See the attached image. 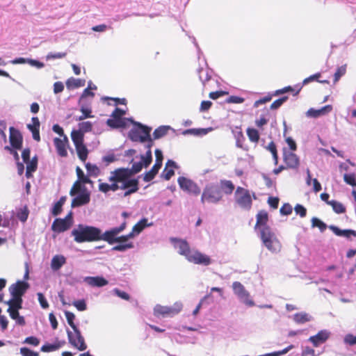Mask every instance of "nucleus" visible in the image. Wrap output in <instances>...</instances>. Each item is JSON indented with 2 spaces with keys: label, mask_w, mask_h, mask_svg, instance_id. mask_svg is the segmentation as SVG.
<instances>
[{
  "label": "nucleus",
  "mask_w": 356,
  "mask_h": 356,
  "mask_svg": "<svg viewBox=\"0 0 356 356\" xmlns=\"http://www.w3.org/2000/svg\"><path fill=\"white\" fill-rule=\"evenodd\" d=\"M129 171L122 170L120 172L111 171L108 177L111 184L102 182L99 179V191L104 193L109 191H117L118 190H124V197L129 196L136 193L139 189V181L136 178H131Z\"/></svg>",
  "instance_id": "obj_1"
},
{
  "label": "nucleus",
  "mask_w": 356,
  "mask_h": 356,
  "mask_svg": "<svg viewBox=\"0 0 356 356\" xmlns=\"http://www.w3.org/2000/svg\"><path fill=\"white\" fill-rule=\"evenodd\" d=\"M235 189L230 180L220 179L219 184L210 183L205 186L201 195V202L218 204L223 200V194L231 195Z\"/></svg>",
  "instance_id": "obj_2"
},
{
  "label": "nucleus",
  "mask_w": 356,
  "mask_h": 356,
  "mask_svg": "<svg viewBox=\"0 0 356 356\" xmlns=\"http://www.w3.org/2000/svg\"><path fill=\"white\" fill-rule=\"evenodd\" d=\"M72 235L77 243L99 241L100 229L93 226L79 225L72 231Z\"/></svg>",
  "instance_id": "obj_3"
},
{
  "label": "nucleus",
  "mask_w": 356,
  "mask_h": 356,
  "mask_svg": "<svg viewBox=\"0 0 356 356\" xmlns=\"http://www.w3.org/2000/svg\"><path fill=\"white\" fill-rule=\"evenodd\" d=\"M65 315L68 324L74 332V334H73L71 331L67 330V333L69 342L72 346L81 351L86 350L87 348V346L85 343L84 338L82 337L80 330L77 328L74 323L75 315L69 311H65Z\"/></svg>",
  "instance_id": "obj_4"
},
{
  "label": "nucleus",
  "mask_w": 356,
  "mask_h": 356,
  "mask_svg": "<svg viewBox=\"0 0 356 356\" xmlns=\"http://www.w3.org/2000/svg\"><path fill=\"white\" fill-rule=\"evenodd\" d=\"M261 238L268 250L273 252L280 251L281 244L269 227L261 229Z\"/></svg>",
  "instance_id": "obj_5"
},
{
  "label": "nucleus",
  "mask_w": 356,
  "mask_h": 356,
  "mask_svg": "<svg viewBox=\"0 0 356 356\" xmlns=\"http://www.w3.org/2000/svg\"><path fill=\"white\" fill-rule=\"evenodd\" d=\"M234 200L243 209L250 210L252 205L250 192L241 186H238L234 192Z\"/></svg>",
  "instance_id": "obj_6"
},
{
  "label": "nucleus",
  "mask_w": 356,
  "mask_h": 356,
  "mask_svg": "<svg viewBox=\"0 0 356 356\" xmlns=\"http://www.w3.org/2000/svg\"><path fill=\"white\" fill-rule=\"evenodd\" d=\"M135 127L129 132V138L134 142L145 143L149 138L151 128L139 122L134 123Z\"/></svg>",
  "instance_id": "obj_7"
},
{
  "label": "nucleus",
  "mask_w": 356,
  "mask_h": 356,
  "mask_svg": "<svg viewBox=\"0 0 356 356\" xmlns=\"http://www.w3.org/2000/svg\"><path fill=\"white\" fill-rule=\"evenodd\" d=\"M127 227V222L124 220L119 227H113L109 230L106 231L104 233L102 232L100 229L99 241H104L112 245L116 243L117 236L124 231Z\"/></svg>",
  "instance_id": "obj_8"
},
{
  "label": "nucleus",
  "mask_w": 356,
  "mask_h": 356,
  "mask_svg": "<svg viewBox=\"0 0 356 356\" xmlns=\"http://www.w3.org/2000/svg\"><path fill=\"white\" fill-rule=\"evenodd\" d=\"M177 182L182 191L195 196H197L200 194V188L193 180L185 177H179L177 179Z\"/></svg>",
  "instance_id": "obj_9"
},
{
  "label": "nucleus",
  "mask_w": 356,
  "mask_h": 356,
  "mask_svg": "<svg viewBox=\"0 0 356 356\" xmlns=\"http://www.w3.org/2000/svg\"><path fill=\"white\" fill-rule=\"evenodd\" d=\"M234 293L247 305L254 306V302L250 298V293L245 290L243 285L239 282H234L232 284Z\"/></svg>",
  "instance_id": "obj_10"
},
{
  "label": "nucleus",
  "mask_w": 356,
  "mask_h": 356,
  "mask_svg": "<svg viewBox=\"0 0 356 356\" xmlns=\"http://www.w3.org/2000/svg\"><path fill=\"white\" fill-rule=\"evenodd\" d=\"M181 310V305H177L175 307L156 305L154 308V314L156 316H173Z\"/></svg>",
  "instance_id": "obj_11"
},
{
  "label": "nucleus",
  "mask_w": 356,
  "mask_h": 356,
  "mask_svg": "<svg viewBox=\"0 0 356 356\" xmlns=\"http://www.w3.org/2000/svg\"><path fill=\"white\" fill-rule=\"evenodd\" d=\"M283 161L288 169L297 170L300 166L299 157L293 152L283 149Z\"/></svg>",
  "instance_id": "obj_12"
},
{
  "label": "nucleus",
  "mask_w": 356,
  "mask_h": 356,
  "mask_svg": "<svg viewBox=\"0 0 356 356\" xmlns=\"http://www.w3.org/2000/svg\"><path fill=\"white\" fill-rule=\"evenodd\" d=\"M187 260L195 264L203 266H209L211 264V259L209 256L197 250L192 251Z\"/></svg>",
  "instance_id": "obj_13"
},
{
  "label": "nucleus",
  "mask_w": 356,
  "mask_h": 356,
  "mask_svg": "<svg viewBox=\"0 0 356 356\" xmlns=\"http://www.w3.org/2000/svg\"><path fill=\"white\" fill-rule=\"evenodd\" d=\"M9 140L11 147L15 149H21L23 144V136L21 132L13 127L9 128Z\"/></svg>",
  "instance_id": "obj_14"
},
{
  "label": "nucleus",
  "mask_w": 356,
  "mask_h": 356,
  "mask_svg": "<svg viewBox=\"0 0 356 356\" xmlns=\"http://www.w3.org/2000/svg\"><path fill=\"white\" fill-rule=\"evenodd\" d=\"M29 287V284L27 282L19 280L10 286L9 291L12 297L22 298Z\"/></svg>",
  "instance_id": "obj_15"
},
{
  "label": "nucleus",
  "mask_w": 356,
  "mask_h": 356,
  "mask_svg": "<svg viewBox=\"0 0 356 356\" xmlns=\"http://www.w3.org/2000/svg\"><path fill=\"white\" fill-rule=\"evenodd\" d=\"M171 241L174 243L175 248L178 249L179 254L187 259L192 252L188 243L185 240L178 238H172Z\"/></svg>",
  "instance_id": "obj_16"
},
{
  "label": "nucleus",
  "mask_w": 356,
  "mask_h": 356,
  "mask_svg": "<svg viewBox=\"0 0 356 356\" xmlns=\"http://www.w3.org/2000/svg\"><path fill=\"white\" fill-rule=\"evenodd\" d=\"M90 194L83 186V191L72 200V207H81L90 202Z\"/></svg>",
  "instance_id": "obj_17"
},
{
  "label": "nucleus",
  "mask_w": 356,
  "mask_h": 356,
  "mask_svg": "<svg viewBox=\"0 0 356 356\" xmlns=\"http://www.w3.org/2000/svg\"><path fill=\"white\" fill-rule=\"evenodd\" d=\"M330 336V332L323 330L319 331L316 335L310 337L309 341L314 347H318L321 344L324 343L329 339Z\"/></svg>",
  "instance_id": "obj_18"
},
{
  "label": "nucleus",
  "mask_w": 356,
  "mask_h": 356,
  "mask_svg": "<svg viewBox=\"0 0 356 356\" xmlns=\"http://www.w3.org/2000/svg\"><path fill=\"white\" fill-rule=\"evenodd\" d=\"M68 143V139L66 136H64L63 139L59 138H55L54 139V143L56 147L57 153L61 157H66L67 156V151L66 149V145Z\"/></svg>",
  "instance_id": "obj_19"
},
{
  "label": "nucleus",
  "mask_w": 356,
  "mask_h": 356,
  "mask_svg": "<svg viewBox=\"0 0 356 356\" xmlns=\"http://www.w3.org/2000/svg\"><path fill=\"white\" fill-rule=\"evenodd\" d=\"M71 226V222L67 220V219L56 218L52 223L51 229L58 233L63 232Z\"/></svg>",
  "instance_id": "obj_20"
},
{
  "label": "nucleus",
  "mask_w": 356,
  "mask_h": 356,
  "mask_svg": "<svg viewBox=\"0 0 356 356\" xmlns=\"http://www.w3.org/2000/svg\"><path fill=\"white\" fill-rule=\"evenodd\" d=\"M332 109V107L331 105H326L320 109L311 108L307 111L306 115L309 118H317L320 116L329 113Z\"/></svg>",
  "instance_id": "obj_21"
},
{
  "label": "nucleus",
  "mask_w": 356,
  "mask_h": 356,
  "mask_svg": "<svg viewBox=\"0 0 356 356\" xmlns=\"http://www.w3.org/2000/svg\"><path fill=\"white\" fill-rule=\"evenodd\" d=\"M173 168H177V165L172 160H168L165 163V167L162 172L161 177L165 180H170V178L175 175Z\"/></svg>",
  "instance_id": "obj_22"
},
{
  "label": "nucleus",
  "mask_w": 356,
  "mask_h": 356,
  "mask_svg": "<svg viewBox=\"0 0 356 356\" xmlns=\"http://www.w3.org/2000/svg\"><path fill=\"white\" fill-rule=\"evenodd\" d=\"M85 282L90 286L102 287L108 284V281L102 277H86Z\"/></svg>",
  "instance_id": "obj_23"
},
{
  "label": "nucleus",
  "mask_w": 356,
  "mask_h": 356,
  "mask_svg": "<svg viewBox=\"0 0 356 356\" xmlns=\"http://www.w3.org/2000/svg\"><path fill=\"white\" fill-rule=\"evenodd\" d=\"M330 229L333 232V233L339 236H344L347 238H349L351 236L356 237V231L353 229H341L339 227L331 225L330 226Z\"/></svg>",
  "instance_id": "obj_24"
},
{
  "label": "nucleus",
  "mask_w": 356,
  "mask_h": 356,
  "mask_svg": "<svg viewBox=\"0 0 356 356\" xmlns=\"http://www.w3.org/2000/svg\"><path fill=\"white\" fill-rule=\"evenodd\" d=\"M66 263V258L61 254L53 257L51 261V268L53 270H59Z\"/></svg>",
  "instance_id": "obj_25"
},
{
  "label": "nucleus",
  "mask_w": 356,
  "mask_h": 356,
  "mask_svg": "<svg viewBox=\"0 0 356 356\" xmlns=\"http://www.w3.org/2000/svg\"><path fill=\"white\" fill-rule=\"evenodd\" d=\"M268 220V215L266 211H259L257 214V222L255 225L256 227H259L261 229L262 227H268L266 225Z\"/></svg>",
  "instance_id": "obj_26"
},
{
  "label": "nucleus",
  "mask_w": 356,
  "mask_h": 356,
  "mask_svg": "<svg viewBox=\"0 0 356 356\" xmlns=\"http://www.w3.org/2000/svg\"><path fill=\"white\" fill-rule=\"evenodd\" d=\"M143 167H144V165L142 163V161H140L139 162L134 163L131 166V168H119L114 170L113 171L120 172L122 170H127V171H129L128 174H130V176H133L134 174H136V173L140 172V170L143 169Z\"/></svg>",
  "instance_id": "obj_27"
},
{
  "label": "nucleus",
  "mask_w": 356,
  "mask_h": 356,
  "mask_svg": "<svg viewBox=\"0 0 356 356\" xmlns=\"http://www.w3.org/2000/svg\"><path fill=\"white\" fill-rule=\"evenodd\" d=\"M86 84L85 79H74L71 77L66 81V86L69 89L78 88L84 86Z\"/></svg>",
  "instance_id": "obj_28"
},
{
  "label": "nucleus",
  "mask_w": 356,
  "mask_h": 356,
  "mask_svg": "<svg viewBox=\"0 0 356 356\" xmlns=\"http://www.w3.org/2000/svg\"><path fill=\"white\" fill-rule=\"evenodd\" d=\"M26 163V177L29 178L32 176V172H35L38 166V159L36 156L32 158Z\"/></svg>",
  "instance_id": "obj_29"
},
{
  "label": "nucleus",
  "mask_w": 356,
  "mask_h": 356,
  "mask_svg": "<svg viewBox=\"0 0 356 356\" xmlns=\"http://www.w3.org/2000/svg\"><path fill=\"white\" fill-rule=\"evenodd\" d=\"M79 159L85 162L88 158V150L84 143L75 146Z\"/></svg>",
  "instance_id": "obj_30"
},
{
  "label": "nucleus",
  "mask_w": 356,
  "mask_h": 356,
  "mask_svg": "<svg viewBox=\"0 0 356 356\" xmlns=\"http://www.w3.org/2000/svg\"><path fill=\"white\" fill-rule=\"evenodd\" d=\"M161 168V166L154 163L151 170L144 175L143 180L146 182L152 181L158 174Z\"/></svg>",
  "instance_id": "obj_31"
},
{
  "label": "nucleus",
  "mask_w": 356,
  "mask_h": 356,
  "mask_svg": "<svg viewBox=\"0 0 356 356\" xmlns=\"http://www.w3.org/2000/svg\"><path fill=\"white\" fill-rule=\"evenodd\" d=\"M8 308L7 310L20 309L22 307V298L19 297H13L7 302Z\"/></svg>",
  "instance_id": "obj_32"
},
{
  "label": "nucleus",
  "mask_w": 356,
  "mask_h": 356,
  "mask_svg": "<svg viewBox=\"0 0 356 356\" xmlns=\"http://www.w3.org/2000/svg\"><path fill=\"white\" fill-rule=\"evenodd\" d=\"M147 225V219L143 218L133 227L131 233L133 234L134 237L136 235L139 234Z\"/></svg>",
  "instance_id": "obj_33"
},
{
  "label": "nucleus",
  "mask_w": 356,
  "mask_h": 356,
  "mask_svg": "<svg viewBox=\"0 0 356 356\" xmlns=\"http://www.w3.org/2000/svg\"><path fill=\"white\" fill-rule=\"evenodd\" d=\"M71 138L74 146L83 143L84 135L79 130H74L71 133Z\"/></svg>",
  "instance_id": "obj_34"
},
{
  "label": "nucleus",
  "mask_w": 356,
  "mask_h": 356,
  "mask_svg": "<svg viewBox=\"0 0 356 356\" xmlns=\"http://www.w3.org/2000/svg\"><path fill=\"white\" fill-rule=\"evenodd\" d=\"M106 124L113 129L124 128L127 125L125 120H118L114 118L108 119L106 121Z\"/></svg>",
  "instance_id": "obj_35"
},
{
  "label": "nucleus",
  "mask_w": 356,
  "mask_h": 356,
  "mask_svg": "<svg viewBox=\"0 0 356 356\" xmlns=\"http://www.w3.org/2000/svg\"><path fill=\"white\" fill-rule=\"evenodd\" d=\"M67 200V197L65 196H62L59 200L54 204L51 213L53 216H56L59 215L62 211V207L63 204H65V201Z\"/></svg>",
  "instance_id": "obj_36"
},
{
  "label": "nucleus",
  "mask_w": 356,
  "mask_h": 356,
  "mask_svg": "<svg viewBox=\"0 0 356 356\" xmlns=\"http://www.w3.org/2000/svg\"><path fill=\"white\" fill-rule=\"evenodd\" d=\"M246 133L251 142L255 143L259 142L260 136L259 131L256 129L248 127L246 130Z\"/></svg>",
  "instance_id": "obj_37"
},
{
  "label": "nucleus",
  "mask_w": 356,
  "mask_h": 356,
  "mask_svg": "<svg viewBox=\"0 0 356 356\" xmlns=\"http://www.w3.org/2000/svg\"><path fill=\"white\" fill-rule=\"evenodd\" d=\"M301 89H302V86H296V88H292L291 86H287L282 89L276 90L275 95L283 94L286 92H292L293 96H296L300 92Z\"/></svg>",
  "instance_id": "obj_38"
},
{
  "label": "nucleus",
  "mask_w": 356,
  "mask_h": 356,
  "mask_svg": "<svg viewBox=\"0 0 356 356\" xmlns=\"http://www.w3.org/2000/svg\"><path fill=\"white\" fill-rule=\"evenodd\" d=\"M328 205L331 206L334 211L338 214L343 213L346 211L344 205L336 200H331L330 202H328Z\"/></svg>",
  "instance_id": "obj_39"
},
{
  "label": "nucleus",
  "mask_w": 356,
  "mask_h": 356,
  "mask_svg": "<svg viewBox=\"0 0 356 356\" xmlns=\"http://www.w3.org/2000/svg\"><path fill=\"white\" fill-rule=\"evenodd\" d=\"M64 343H65L64 341H63L62 343L58 341L54 344L47 343V344L43 345L41 347L40 350H41V351L44 352V353L54 351V350L59 349L61 347V346Z\"/></svg>",
  "instance_id": "obj_40"
},
{
  "label": "nucleus",
  "mask_w": 356,
  "mask_h": 356,
  "mask_svg": "<svg viewBox=\"0 0 356 356\" xmlns=\"http://www.w3.org/2000/svg\"><path fill=\"white\" fill-rule=\"evenodd\" d=\"M170 127L167 126H160L153 132L154 139H159L165 136Z\"/></svg>",
  "instance_id": "obj_41"
},
{
  "label": "nucleus",
  "mask_w": 356,
  "mask_h": 356,
  "mask_svg": "<svg viewBox=\"0 0 356 356\" xmlns=\"http://www.w3.org/2000/svg\"><path fill=\"white\" fill-rule=\"evenodd\" d=\"M321 74L320 72H317L313 75L309 76V77L305 79L302 81V85H306L312 81H317L322 83H328L329 81L327 80H319V78L321 77Z\"/></svg>",
  "instance_id": "obj_42"
},
{
  "label": "nucleus",
  "mask_w": 356,
  "mask_h": 356,
  "mask_svg": "<svg viewBox=\"0 0 356 356\" xmlns=\"http://www.w3.org/2000/svg\"><path fill=\"white\" fill-rule=\"evenodd\" d=\"M311 316L307 313H297L294 315V321L298 323H305L311 321Z\"/></svg>",
  "instance_id": "obj_43"
},
{
  "label": "nucleus",
  "mask_w": 356,
  "mask_h": 356,
  "mask_svg": "<svg viewBox=\"0 0 356 356\" xmlns=\"http://www.w3.org/2000/svg\"><path fill=\"white\" fill-rule=\"evenodd\" d=\"M86 168L90 176L97 177L100 174L99 168L95 164L87 163L86 164Z\"/></svg>",
  "instance_id": "obj_44"
},
{
  "label": "nucleus",
  "mask_w": 356,
  "mask_h": 356,
  "mask_svg": "<svg viewBox=\"0 0 356 356\" xmlns=\"http://www.w3.org/2000/svg\"><path fill=\"white\" fill-rule=\"evenodd\" d=\"M76 172L78 177L77 181H80V182L83 184L92 183L90 179L84 175L83 170L79 167H76Z\"/></svg>",
  "instance_id": "obj_45"
},
{
  "label": "nucleus",
  "mask_w": 356,
  "mask_h": 356,
  "mask_svg": "<svg viewBox=\"0 0 356 356\" xmlns=\"http://www.w3.org/2000/svg\"><path fill=\"white\" fill-rule=\"evenodd\" d=\"M140 159L144 167H148L152 161V150H147L145 155H141Z\"/></svg>",
  "instance_id": "obj_46"
},
{
  "label": "nucleus",
  "mask_w": 356,
  "mask_h": 356,
  "mask_svg": "<svg viewBox=\"0 0 356 356\" xmlns=\"http://www.w3.org/2000/svg\"><path fill=\"white\" fill-rule=\"evenodd\" d=\"M312 226L313 227H318L321 232H324L327 228L325 223L315 217L312 219Z\"/></svg>",
  "instance_id": "obj_47"
},
{
  "label": "nucleus",
  "mask_w": 356,
  "mask_h": 356,
  "mask_svg": "<svg viewBox=\"0 0 356 356\" xmlns=\"http://www.w3.org/2000/svg\"><path fill=\"white\" fill-rule=\"evenodd\" d=\"M80 191H83V186H81L80 181H76L70 189V195L74 196Z\"/></svg>",
  "instance_id": "obj_48"
},
{
  "label": "nucleus",
  "mask_w": 356,
  "mask_h": 356,
  "mask_svg": "<svg viewBox=\"0 0 356 356\" xmlns=\"http://www.w3.org/2000/svg\"><path fill=\"white\" fill-rule=\"evenodd\" d=\"M29 211L26 207L20 209L19 211H18L17 213V218L22 221L25 222L26 221L28 216H29Z\"/></svg>",
  "instance_id": "obj_49"
},
{
  "label": "nucleus",
  "mask_w": 356,
  "mask_h": 356,
  "mask_svg": "<svg viewBox=\"0 0 356 356\" xmlns=\"http://www.w3.org/2000/svg\"><path fill=\"white\" fill-rule=\"evenodd\" d=\"M80 110L82 113V115L77 118V120L81 121L86 118H93V115L91 114L92 111L90 108L82 106Z\"/></svg>",
  "instance_id": "obj_50"
},
{
  "label": "nucleus",
  "mask_w": 356,
  "mask_h": 356,
  "mask_svg": "<svg viewBox=\"0 0 356 356\" xmlns=\"http://www.w3.org/2000/svg\"><path fill=\"white\" fill-rule=\"evenodd\" d=\"M134 248V244L132 242H129L125 244H119L112 248V250L123 252L128 249H131Z\"/></svg>",
  "instance_id": "obj_51"
},
{
  "label": "nucleus",
  "mask_w": 356,
  "mask_h": 356,
  "mask_svg": "<svg viewBox=\"0 0 356 356\" xmlns=\"http://www.w3.org/2000/svg\"><path fill=\"white\" fill-rule=\"evenodd\" d=\"M346 65L338 67L336 72L334 73V83L337 82L339 80V79L346 74Z\"/></svg>",
  "instance_id": "obj_52"
},
{
  "label": "nucleus",
  "mask_w": 356,
  "mask_h": 356,
  "mask_svg": "<svg viewBox=\"0 0 356 356\" xmlns=\"http://www.w3.org/2000/svg\"><path fill=\"white\" fill-rule=\"evenodd\" d=\"M79 131H81L83 134L85 132H89L92 129V124L89 122H83L79 124Z\"/></svg>",
  "instance_id": "obj_53"
},
{
  "label": "nucleus",
  "mask_w": 356,
  "mask_h": 356,
  "mask_svg": "<svg viewBox=\"0 0 356 356\" xmlns=\"http://www.w3.org/2000/svg\"><path fill=\"white\" fill-rule=\"evenodd\" d=\"M288 99V97L287 96H284V97H282L278 99H276L275 101H274L270 106V108L272 109V110H275V109H277L278 108H280L282 104L284 102H285L286 100Z\"/></svg>",
  "instance_id": "obj_54"
},
{
  "label": "nucleus",
  "mask_w": 356,
  "mask_h": 356,
  "mask_svg": "<svg viewBox=\"0 0 356 356\" xmlns=\"http://www.w3.org/2000/svg\"><path fill=\"white\" fill-rule=\"evenodd\" d=\"M31 121H32V124H29L27 125V128L31 131H34V130H39L40 129V125L39 119L37 117H33L32 119H31Z\"/></svg>",
  "instance_id": "obj_55"
},
{
  "label": "nucleus",
  "mask_w": 356,
  "mask_h": 356,
  "mask_svg": "<svg viewBox=\"0 0 356 356\" xmlns=\"http://www.w3.org/2000/svg\"><path fill=\"white\" fill-rule=\"evenodd\" d=\"M67 56L66 52H58V53H52L50 52L46 56L47 60H51V59H60L63 58Z\"/></svg>",
  "instance_id": "obj_56"
},
{
  "label": "nucleus",
  "mask_w": 356,
  "mask_h": 356,
  "mask_svg": "<svg viewBox=\"0 0 356 356\" xmlns=\"http://www.w3.org/2000/svg\"><path fill=\"white\" fill-rule=\"evenodd\" d=\"M125 115V111L120 108H115L111 114V117L114 119L125 120L122 116Z\"/></svg>",
  "instance_id": "obj_57"
},
{
  "label": "nucleus",
  "mask_w": 356,
  "mask_h": 356,
  "mask_svg": "<svg viewBox=\"0 0 356 356\" xmlns=\"http://www.w3.org/2000/svg\"><path fill=\"white\" fill-rule=\"evenodd\" d=\"M343 179L348 184L353 186H356V178L354 174H345Z\"/></svg>",
  "instance_id": "obj_58"
},
{
  "label": "nucleus",
  "mask_w": 356,
  "mask_h": 356,
  "mask_svg": "<svg viewBox=\"0 0 356 356\" xmlns=\"http://www.w3.org/2000/svg\"><path fill=\"white\" fill-rule=\"evenodd\" d=\"M20 353L22 356H39L38 352H35L26 347H22L20 348Z\"/></svg>",
  "instance_id": "obj_59"
},
{
  "label": "nucleus",
  "mask_w": 356,
  "mask_h": 356,
  "mask_svg": "<svg viewBox=\"0 0 356 356\" xmlns=\"http://www.w3.org/2000/svg\"><path fill=\"white\" fill-rule=\"evenodd\" d=\"M294 210L296 214L299 215L301 218H304L307 215V209L301 204H296Z\"/></svg>",
  "instance_id": "obj_60"
},
{
  "label": "nucleus",
  "mask_w": 356,
  "mask_h": 356,
  "mask_svg": "<svg viewBox=\"0 0 356 356\" xmlns=\"http://www.w3.org/2000/svg\"><path fill=\"white\" fill-rule=\"evenodd\" d=\"M73 305L79 310V311H85L87 309L86 303L84 300H79L74 301L73 302Z\"/></svg>",
  "instance_id": "obj_61"
},
{
  "label": "nucleus",
  "mask_w": 356,
  "mask_h": 356,
  "mask_svg": "<svg viewBox=\"0 0 356 356\" xmlns=\"http://www.w3.org/2000/svg\"><path fill=\"white\" fill-rule=\"evenodd\" d=\"M344 342L350 346L356 345V336L348 334L344 337Z\"/></svg>",
  "instance_id": "obj_62"
},
{
  "label": "nucleus",
  "mask_w": 356,
  "mask_h": 356,
  "mask_svg": "<svg viewBox=\"0 0 356 356\" xmlns=\"http://www.w3.org/2000/svg\"><path fill=\"white\" fill-rule=\"evenodd\" d=\"M292 210H293L292 207L289 204L286 203V204H284L280 208V211L281 214L288 216L292 213Z\"/></svg>",
  "instance_id": "obj_63"
},
{
  "label": "nucleus",
  "mask_w": 356,
  "mask_h": 356,
  "mask_svg": "<svg viewBox=\"0 0 356 356\" xmlns=\"http://www.w3.org/2000/svg\"><path fill=\"white\" fill-rule=\"evenodd\" d=\"M37 295H38V301L40 302V306L43 309L48 308L49 307V303L47 301V300H46L45 297L44 296V295L42 293H38Z\"/></svg>",
  "instance_id": "obj_64"
}]
</instances>
